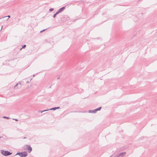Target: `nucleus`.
Returning a JSON list of instances; mask_svg holds the SVG:
<instances>
[{
	"mask_svg": "<svg viewBox=\"0 0 157 157\" xmlns=\"http://www.w3.org/2000/svg\"><path fill=\"white\" fill-rule=\"evenodd\" d=\"M25 138H26V137H24V139H25Z\"/></svg>",
	"mask_w": 157,
	"mask_h": 157,
	"instance_id": "23",
	"label": "nucleus"
},
{
	"mask_svg": "<svg viewBox=\"0 0 157 157\" xmlns=\"http://www.w3.org/2000/svg\"><path fill=\"white\" fill-rule=\"evenodd\" d=\"M25 146L27 147V149L29 151V152L30 153L32 150V148L29 145H26Z\"/></svg>",
	"mask_w": 157,
	"mask_h": 157,
	"instance_id": "4",
	"label": "nucleus"
},
{
	"mask_svg": "<svg viewBox=\"0 0 157 157\" xmlns=\"http://www.w3.org/2000/svg\"><path fill=\"white\" fill-rule=\"evenodd\" d=\"M20 155V156H21V153H17L16 155Z\"/></svg>",
	"mask_w": 157,
	"mask_h": 157,
	"instance_id": "15",
	"label": "nucleus"
},
{
	"mask_svg": "<svg viewBox=\"0 0 157 157\" xmlns=\"http://www.w3.org/2000/svg\"><path fill=\"white\" fill-rule=\"evenodd\" d=\"M59 107H54V108H52V109H49V110H56V109H59Z\"/></svg>",
	"mask_w": 157,
	"mask_h": 157,
	"instance_id": "7",
	"label": "nucleus"
},
{
	"mask_svg": "<svg viewBox=\"0 0 157 157\" xmlns=\"http://www.w3.org/2000/svg\"><path fill=\"white\" fill-rule=\"evenodd\" d=\"M47 29H43L40 32V33H42V32L45 31V30H46Z\"/></svg>",
	"mask_w": 157,
	"mask_h": 157,
	"instance_id": "14",
	"label": "nucleus"
},
{
	"mask_svg": "<svg viewBox=\"0 0 157 157\" xmlns=\"http://www.w3.org/2000/svg\"><path fill=\"white\" fill-rule=\"evenodd\" d=\"M8 17V19H7V20H8V19H9V18H10V15H8V16H6L4 17H3L4 18V17Z\"/></svg>",
	"mask_w": 157,
	"mask_h": 157,
	"instance_id": "17",
	"label": "nucleus"
},
{
	"mask_svg": "<svg viewBox=\"0 0 157 157\" xmlns=\"http://www.w3.org/2000/svg\"><path fill=\"white\" fill-rule=\"evenodd\" d=\"M65 7H63L61 8H60L58 10L57 12L59 13H61L62 11H63L65 9Z\"/></svg>",
	"mask_w": 157,
	"mask_h": 157,
	"instance_id": "5",
	"label": "nucleus"
},
{
	"mask_svg": "<svg viewBox=\"0 0 157 157\" xmlns=\"http://www.w3.org/2000/svg\"><path fill=\"white\" fill-rule=\"evenodd\" d=\"M54 10V9L53 8H51L49 10V11L50 12H52Z\"/></svg>",
	"mask_w": 157,
	"mask_h": 157,
	"instance_id": "12",
	"label": "nucleus"
},
{
	"mask_svg": "<svg viewBox=\"0 0 157 157\" xmlns=\"http://www.w3.org/2000/svg\"><path fill=\"white\" fill-rule=\"evenodd\" d=\"M126 153V152H122V153H120V154H119V155L120 156H121V157H123L125 156Z\"/></svg>",
	"mask_w": 157,
	"mask_h": 157,
	"instance_id": "6",
	"label": "nucleus"
},
{
	"mask_svg": "<svg viewBox=\"0 0 157 157\" xmlns=\"http://www.w3.org/2000/svg\"><path fill=\"white\" fill-rule=\"evenodd\" d=\"M19 84H20V86H19V88H21V83L20 82H19Z\"/></svg>",
	"mask_w": 157,
	"mask_h": 157,
	"instance_id": "20",
	"label": "nucleus"
},
{
	"mask_svg": "<svg viewBox=\"0 0 157 157\" xmlns=\"http://www.w3.org/2000/svg\"><path fill=\"white\" fill-rule=\"evenodd\" d=\"M65 17H66L67 18V20H68L69 19V17L67 16H65Z\"/></svg>",
	"mask_w": 157,
	"mask_h": 157,
	"instance_id": "13",
	"label": "nucleus"
},
{
	"mask_svg": "<svg viewBox=\"0 0 157 157\" xmlns=\"http://www.w3.org/2000/svg\"><path fill=\"white\" fill-rule=\"evenodd\" d=\"M3 118H4L6 119H9V118L7 117H3Z\"/></svg>",
	"mask_w": 157,
	"mask_h": 157,
	"instance_id": "16",
	"label": "nucleus"
},
{
	"mask_svg": "<svg viewBox=\"0 0 157 157\" xmlns=\"http://www.w3.org/2000/svg\"><path fill=\"white\" fill-rule=\"evenodd\" d=\"M1 138V137H0V138Z\"/></svg>",
	"mask_w": 157,
	"mask_h": 157,
	"instance_id": "24",
	"label": "nucleus"
},
{
	"mask_svg": "<svg viewBox=\"0 0 157 157\" xmlns=\"http://www.w3.org/2000/svg\"><path fill=\"white\" fill-rule=\"evenodd\" d=\"M13 120H15L16 121H18V120H17V119H13Z\"/></svg>",
	"mask_w": 157,
	"mask_h": 157,
	"instance_id": "21",
	"label": "nucleus"
},
{
	"mask_svg": "<svg viewBox=\"0 0 157 157\" xmlns=\"http://www.w3.org/2000/svg\"><path fill=\"white\" fill-rule=\"evenodd\" d=\"M26 46V45L25 44L22 46L21 48H20V49H22V48H25Z\"/></svg>",
	"mask_w": 157,
	"mask_h": 157,
	"instance_id": "8",
	"label": "nucleus"
},
{
	"mask_svg": "<svg viewBox=\"0 0 157 157\" xmlns=\"http://www.w3.org/2000/svg\"><path fill=\"white\" fill-rule=\"evenodd\" d=\"M120 156L119 155H118L117 154H116L115 155V156L114 157H119Z\"/></svg>",
	"mask_w": 157,
	"mask_h": 157,
	"instance_id": "11",
	"label": "nucleus"
},
{
	"mask_svg": "<svg viewBox=\"0 0 157 157\" xmlns=\"http://www.w3.org/2000/svg\"><path fill=\"white\" fill-rule=\"evenodd\" d=\"M21 157H25L27 156L28 154L26 151H25L23 152H21Z\"/></svg>",
	"mask_w": 157,
	"mask_h": 157,
	"instance_id": "3",
	"label": "nucleus"
},
{
	"mask_svg": "<svg viewBox=\"0 0 157 157\" xmlns=\"http://www.w3.org/2000/svg\"><path fill=\"white\" fill-rule=\"evenodd\" d=\"M58 13H58L57 12L54 15H53V17L54 18H55V17H56V15L57 14H58Z\"/></svg>",
	"mask_w": 157,
	"mask_h": 157,
	"instance_id": "9",
	"label": "nucleus"
},
{
	"mask_svg": "<svg viewBox=\"0 0 157 157\" xmlns=\"http://www.w3.org/2000/svg\"><path fill=\"white\" fill-rule=\"evenodd\" d=\"M101 108V107H100L94 110H89V113H95L97 111L100 110Z\"/></svg>",
	"mask_w": 157,
	"mask_h": 157,
	"instance_id": "2",
	"label": "nucleus"
},
{
	"mask_svg": "<svg viewBox=\"0 0 157 157\" xmlns=\"http://www.w3.org/2000/svg\"><path fill=\"white\" fill-rule=\"evenodd\" d=\"M32 78H31L30 81H28L26 82V83H29L31 81V80L32 79Z\"/></svg>",
	"mask_w": 157,
	"mask_h": 157,
	"instance_id": "19",
	"label": "nucleus"
},
{
	"mask_svg": "<svg viewBox=\"0 0 157 157\" xmlns=\"http://www.w3.org/2000/svg\"><path fill=\"white\" fill-rule=\"evenodd\" d=\"M1 152L3 155L5 156L9 155L12 154V153H10V152L8 151H5L3 150H1Z\"/></svg>",
	"mask_w": 157,
	"mask_h": 157,
	"instance_id": "1",
	"label": "nucleus"
},
{
	"mask_svg": "<svg viewBox=\"0 0 157 157\" xmlns=\"http://www.w3.org/2000/svg\"><path fill=\"white\" fill-rule=\"evenodd\" d=\"M35 76V75H33V77H34Z\"/></svg>",
	"mask_w": 157,
	"mask_h": 157,
	"instance_id": "22",
	"label": "nucleus"
},
{
	"mask_svg": "<svg viewBox=\"0 0 157 157\" xmlns=\"http://www.w3.org/2000/svg\"><path fill=\"white\" fill-rule=\"evenodd\" d=\"M48 110H49L48 109H47V110H43V111H40V112H41V113H43L44 112L47 111H48Z\"/></svg>",
	"mask_w": 157,
	"mask_h": 157,
	"instance_id": "10",
	"label": "nucleus"
},
{
	"mask_svg": "<svg viewBox=\"0 0 157 157\" xmlns=\"http://www.w3.org/2000/svg\"><path fill=\"white\" fill-rule=\"evenodd\" d=\"M19 84V83H17L16 85L15 86H14V88H16V87Z\"/></svg>",
	"mask_w": 157,
	"mask_h": 157,
	"instance_id": "18",
	"label": "nucleus"
}]
</instances>
